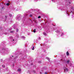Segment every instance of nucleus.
Here are the masks:
<instances>
[{
	"label": "nucleus",
	"mask_w": 74,
	"mask_h": 74,
	"mask_svg": "<svg viewBox=\"0 0 74 74\" xmlns=\"http://www.w3.org/2000/svg\"><path fill=\"white\" fill-rule=\"evenodd\" d=\"M4 46H3V47H2V50L1 51V53H5L6 54H8L10 53V51L8 49H5V48H4Z\"/></svg>",
	"instance_id": "1"
},
{
	"label": "nucleus",
	"mask_w": 74,
	"mask_h": 74,
	"mask_svg": "<svg viewBox=\"0 0 74 74\" xmlns=\"http://www.w3.org/2000/svg\"><path fill=\"white\" fill-rule=\"evenodd\" d=\"M63 69L65 71V73H66V72L69 71V69L67 68H66V67L64 66L63 68Z\"/></svg>",
	"instance_id": "2"
},
{
	"label": "nucleus",
	"mask_w": 74,
	"mask_h": 74,
	"mask_svg": "<svg viewBox=\"0 0 74 74\" xmlns=\"http://www.w3.org/2000/svg\"><path fill=\"white\" fill-rule=\"evenodd\" d=\"M20 40H25V37H18V38H19Z\"/></svg>",
	"instance_id": "3"
},
{
	"label": "nucleus",
	"mask_w": 74,
	"mask_h": 74,
	"mask_svg": "<svg viewBox=\"0 0 74 74\" xmlns=\"http://www.w3.org/2000/svg\"><path fill=\"white\" fill-rule=\"evenodd\" d=\"M15 41H16V39H12V42H15Z\"/></svg>",
	"instance_id": "4"
},
{
	"label": "nucleus",
	"mask_w": 74,
	"mask_h": 74,
	"mask_svg": "<svg viewBox=\"0 0 74 74\" xmlns=\"http://www.w3.org/2000/svg\"><path fill=\"white\" fill-rule=\"evenodd\" d=\"M21 69H18V71H19V72H21Z\"/></svg>",
	"instance_id": "5"
},
{
	"label": "nucleus",
	"mask_w": 74,
	"mask_h": 74,
	"mask_svg": "<svg viewBox=\"0 0 74 74\" xmlns=\"http://www.w3.org/2000/svg\"><path fill=\"white\" fill-rule=\"evenodd\" d=\"M46 59H47V60H49H49H50L49 59V58L48 57H46Z\"/></svg>",
	"instance_id": "6"
},
{
	"label": "nucleus",
	"mask_w": 74,
	"mask_h": 74,
	"mask_svg": "<svg viewBox=\"0 0 74 74\" xmlns=\"http://www.w3.org/2000/svg\"><path fill=\"white\" fill-rule=\"evenodd\" d=\"M69 62H70V60H68L66 62V63H67L68 64H69Z\"/></svg>",
	"instance_id": "7"
},
{
	"label": "nucleus",
	"mask_w": 74,
	"mask_h": 74,
	"mask_svg": "<svg viewBox=\"0 0 74 74\" xmlns=\"http://www.w3.org/2000/svg\"><path fill=\"white\" fill-rule=\"evenodd\" d=\"M6 5H7V6H9L10 5V3H7L6 4Z\"/></svg>",
	"instance_id": "8"
},
{
	"label": "nucleus",
	"mask_w": 74,
	"mask_h": 74,
	"mask_svg": "<svg viewBox=\"0 0 74 74\" xmlns=\"http://www.w3.org/2000/svg\"><path fill=\"white\" fill-rule=\"evenodd\" d=\"M66 55L67 56H69V52L67 51L66 52Z\"/></svg>",
	"instance_id": "9"
},
{
	"label": "nucleus",
	"mask_w": 74,
	"mask_h": 74,
	"mask_svg": "<svg viewBox=\"0 0 74 74\" xmlns=\"http://www.w3.org/2000/svg\"><path fill=\"white\" fill-rule=\"evenodd\" d=\"M43 34L45 35V36H46L47 35V34H46V33L45 32H44L43 33Z\"/></svg>",
	"instance_id": "10"
},
{
	"label": "nucleus",
	"mask_w": 74,
	"mask_h": 74,
	"mask_svg": "<svg viewBox=\"0 0 74 74\" xmlns=\"http://www.w3.org/2000/svg\"><path fill=\"white\" fill-rule=\"evenodd\" d=\"M36 29H35L33 31V32L34 33H35V32H36Z\"/></svg>",
	"instance_id": "11"
},
{
	"label": "nucleus",
	"mask_w": 74,
	"mask_h": 74,
	"mask_svg": "<svg viewBox=\"0 0 74 74\" xmlns=\"http://www.w3.org/2000/svg\"><path fill=\"white\" fill-rule=\"evenodd\" d=\"M73 65V64L71 63H70L69 64V66H72Z\"/></svg>",
	"instance_id": "12"
},
{
	"label": "nucleus",
	"mask_w": 74,
	"mask_h": 74,
	"mask_svg": "<svg viewBox=\"0 0 74 74\" xmlns=\"http://www.w3.org/2000/svg\"><path fill=\"white\" fill-rule=\"evenodd\" d=\"M14 31H10V32L11 33H14Z\"/></svg>",
	"instance_id": "13"
},
{
	"label": "nucleus",
	"mask_w": 74,
	"mask_h": 74,
	"mask_svg": "<svg viewBox=\"0 0 74 74\" xmlns=\"http://www.w3.org/2000/svg\"><path fill=\"white\" fill-rule=\"evenodd\" d=\"M57 33H60V31H56Z\"/></svg>",
	"instance_id": "14"
},
{
	"label": "nucleus",
	"mask_w": 74,
	"mask_h": 74,
	"mask_svg": "<svg viewBox=\"0 0 74 74\" xmlns=\"http://www.w3.org/2000/svg\"><path fill=\"white\" fill-rule=\"evenodd\" d=\"M18 31H19V30L18 29H17L16 30V32H18Z\"/></svg>",
	"instance_id": "15"
},
{
	"label": "nucleus",
	"mask_w": 74,
	"mask_h": 74,
	"mask_svg": "<svg viewBox=\"0 0 74 74\" xmlns=\"http://www.w3.org/2000/svg\"><path fill=\"white\" fill-rule=\"evenodd\" d=\"M38 18H41V16H39L38 17Z\"/></svg>",
	"instance_id": "16"
},
{
	"label": "nucleus",
	"mask_w": 74,
	"mask_h": 74,
	"mask_svg": "<svg viewBox=\"0 0 74 74\" xmlns=\"http://www.w3.org/2000/svg\"><path fill=\"white\" fill-rule=\"evenodd\" d=\"M29 16L30 17H32V14H30L29 15Z\"/></svg>",
	"instance_id": "17"
},
{
	"label": "nucleus",
	"mask_w": 74,
	"mask_h": 74,
	"mask_svg": "<svg viewBox=\"0 0 74 74\" xmlns=\"http://www.w3.org/2000/svg\"><path fill=\"white\" fill-rule=\"evenodd\" d=\"M2 66L3 67H4V68L5 67V66H4V65H2Z\"/></svg>",
	"instance_id": "18"
},
{
	"label": "nucleus",
	"mask_w": 74,
	"mask_h": 74,
	"mask_svg": "<svg viewBox=\"0 0 74 74\" xmlns=\"http://www.w3.org/2000/svg\"><path fill=\"white\" fill-rule=\"evenodd\" d=\"M38 40H40V39H41V38H40V37H38Z\"/></svg>",
	"instance_id": "19"
},
{
	"label": "nucleus",
	"mask_w": 74,
	"mask_h": 74,
	"mask_svg": "<svg viewBox=\"0 0 74 74\" xmlns=\"http://www.w3.org/2000/svg\"><path fill=\"white\" fill-rule=\"evenodd\" d=\"M33 72L34 73H36V71H33Z\"/></svg>",
	"instance_id": "20"
},
{
	"label": "nucleus",
	"mask_w": 74,
	"mask_h": 74,
	"mask_svg": "<svg viewBox=\"0 0 74 74\" xmlns=\"http://www.w3.org/2000/svg\"><path fill=\"white\" fill-rule=\"evenodd\" d=\"M0 61L1 62H2V61H3V59H1L0 60Z\"/></svg>",
	"instance_id": "21"
},
{
	"label": "nucleus",
	"mask_w": 74,
	"mask_h": 74,
	"mask_svg": "<svg viewBox=\"0 0 74 74\" xmlns=\"http://www.w3.org/2000/svg\"><path fill=\"white\" fill-rule=\"evenodd\" d=\"M31 66H33V64L32 63H31Z\"/></svg>",
	"instance_id": "22"
},
{
	"label": "nucleus",
	"mask_w": 74,
	"mask_h": 74,
	"mask_svg": "<svg viewBox=\"0 0 74 74\" xmlns=\"http://www.w3.org/2000/svg\"><path fill=\"white\" fill-rule=\"evenodd\" d=\"M47 72H45V74H47Z\"/></svg>",
	"instance_id": "23"
},
{
	"label": "nucleus",
	"mask_w": 74,
	"mask_h": 74,
	"mask_svg": "<svg viewBox=\"0 0 74 74\" xmlns=\"http://www.w3.org/2000/svg\"><path fill=\"white\" fill-rule=\"evenodd\" d=\"M34 47H33V48L32 49V50H34Z\"/></svg>",
	"instance_id": "24"
},
{
	"label": "nucleus",
	"mask_w": 74,
	"mask_h": 74,
	"mask_svg": "<svg viewBox=\"0 0 74 74\" xmlns=\"http://www.w3.org/2000/svg\"><path fill=\"white\" fill-rule=\"evenodd\" d=\"M13 66H14V64H13Z\"/></svg>",
	"instance_id": "25"
},
{
	"label": "nucleus",
	"mask_w": 74,
	"mask_h": 74,
	"mask_svg": "<svg viewBox=\"0 0 74 74\" xmlns=\"http://www.w3.org/2000/svg\"><path fill=\"white\" fill-rule=\"evenodd\" d=\"M46 51L44 50V52H45Z\"/></svg>",
	"instance_id": "26"
},
{
	"label": "nucleus",
	"mask_w": 74,
	"mask_h": 74,
	"mask_svg": "<svg viewBox=\"0 0 74 74\" xmlns=\"http://www.w3.org/2000/svg\"><path fill=\"white\" fill-rule=\"evenodd\" d=\"M39 63H41V61L39 62Z\"/></svg>",
	"instance_id": "27"
},
{
	"label": "nucleus",
	"mask_w": 74,
	"mask_h": 74,
	"mask_svg": "<svg viewBox=\"0 0 74 74\" xmlns=\"http://www.w3.org/2000/svg\"><path fill=\"white\" fill-rule=\"evenodd\" d=\"M35 23H37V22L35 21Z\"/></svg>",
	"instance_id": "28"
},
{
	"label": "nucleus",
	"mask_w": 74,
	"mask_h": 74,
	"mask_svg": "<svg viewBox=\"0 0 74 74\" xmlns=\"http://www.w3.org/2000/svg\"><path fill=\"white\" fill-rule=\"evenodd\" d=\"M8 3H10V1H8Z\"/></svg>",
	"instance_id": "29"
},
{
	"label": "nucleus",
	"mask_w": 74,
	"mask_h": 74,
	"mask_svg": "<svg viewBox=\"0 0 74 74\" xmlns=\"http://www.w3.org/2000/svg\"><path fill=\"white\" fill-rule=\"evenodd\" d=\"M12 57H14V56H12Z\"/></svg>",
	"instance_id": "30"
},
{
	"label": "nucleus",
	"mask_w": 74,
	"mask_h": 74,
	"mask_svg": "<svg viewBox=\"0 0 74 74\" xmlns=\"http://www.w3.org/2000/svg\"><path fill=\"white\" fill-rule=\"evenodd\" d=\"M40 74H41V73L40 72Z\"/></svg>",
	"instance_id": "31"
},
{
	"label": "nucleus",
	"mask_w": 74,
	"mask_h": 74,
	"mask_svg": "<svg viewBox=\"0 0 74 74\" xmlns=\"http://www.w3.org/2000/svg\"><path fill=\"white\" fill-rule=\"evenodd\" d=\"M34 22H35V21L34 20Z\"/></svg>",
	"instance_id": "32"
},
{
	"label": "nucleus",
	"mask_w": 74,
	"mask_h": 74,
	"mask_svg": "<svg viewBox=\"0 0 74 74\" xmlns=\"http://www.w3.org/2000/svg\"><path fill=\"white\" fill-rule=\"evenodd\" d=\"M31 22H32V21H31Z\"/></svg>",
	"instance_id": "33"
},
{
	"label": "nucleus",
	"mask_w": 74,
	"mask_h": 74,
	"mask_svg": "<svg viewBox=\"0 0 74 74\" xmlns=\"http://www.w3.org/2000/svg\"><path fill=\"white\" fill-rule=\"evenodd\" d=\"M16 58H17V57H16Z\"/></svg>",
	"instance_id": "34"
},
{
	"label": "nucleus",
	"mask_w": 74,
	"mask_h": 74,
	"mask_svg": "<svg viewBox=\"0 0 74 74\" xmlns=\"http://www.w3.org/2000/svg\"><path fill=\"white\" fill-rule=\"evenodd\" d=\"M70 3V4L71 3Z\"/></svg>",
	"instance_id": "35"
},
{
	"label": "nucleus",
	"mask_w": 74,
	"mask_h": 74,
	"mask_svg": "<svg viewBox=\"0 0 74 74\" xmlns=\"http://www.w3.org/2000/svg\"><path fill=\"white\" fill-rule=\"evenodd\" d=\"M14 59H15V58H14Z\"/></svg>",
	"instance_id": "36"
},
{
	"label": "nucleus",
	"mask_w": 74,
	"mask_h": 74,
	"mask_svg": "<svg viewBox=\"0 0 74 74\" xmlns=\"http://www.w3.org/2000/svg\"><path fill=\"white\" fill-rule=\"evenodd\" d=\"M30 20H31V19H30Z\"/></svg>",
	"instance_id": "37"
}]
</instances>
